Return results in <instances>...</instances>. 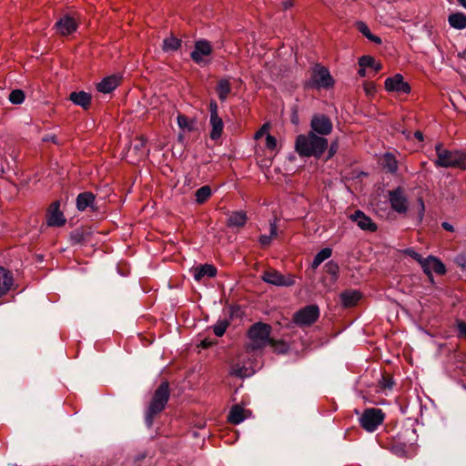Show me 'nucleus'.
<instances>
[{"mask_svg": "<svg viewBox=\"0 0 466 466\" xmlns=\"http://www.w3.org/2000/svg\"><path fill=\"white\" fill-rule=\"evenodd\" d=\"M271 326L263 322H257L248 329V337L251 343L249 348L253 350L264 348L269 344Z\"/></svg>", "mask_w": 466, "mask_h": 466, "instance_id": "20e7f679", "label": "nucleus"}, {"mask_svg": "<svg viewBox=\"0 0 466 466\" xmlns=\"http://www.w3.org/2000/svg\"><path fill=\"white\" fill-rule=\"evenodd\" d=\"M177 125L179 128L187 131H192L193 130V124L194 121L190 119L188 116L183 114H178L177 116Z\"/></svg>", "mask_w": 466, "mask_h": 466, "instance_id": "e433bc0d", "label": "nucleus"}, {"mask_svg": "<svg viewBox=\"0 0 466 466\" xmlns=\"http://www.w3.org/2000/svg\"><path fill=\"white\" fill-rule=\"evenodd\" d=\"M59 221H60V226L64 225L66 221V218H64L63 214L60 212V218H59Z\"/></svg>", "mask_w": 466, "mask_h": 466, "instance_id": "13d9d810", "label": "nucleus"}, {"mask_svg": "<svg viewBox=\"0 0 466 466\" xmlns=\"http://www.w3.org/2000/svg\"><path fill=\"white\" fill-rule=\"evenodd\" d=\"M334 83L335 81L329 69L320 64H316L312 68L311 77L306 83V86L317 89H329L333 87Z\"/></svg>", "mask_w": 466, "mask_h": 466, "instance_id": "39448f33", "label": "nucleus"}, {"mask_svg": "<svg viewBox=\"0 0 466 466\" xmlns=\"http://www.w3.org/2000/svg\"><path fill=\"white\" fill-rule=\"evenodd\" d=\"M269 228H270V234L268 236V235H261L259 237V243L262 247H268L270 245L272 239L274 238L277 237L278 235V227H277V224L276 222H270L269 224Z\"/></svg>", "mask_w": 466, "mask_h": 466, "instance_id": "7c9ffc66", "label": "nucleus"}, {"mask_svg": "<svg viewBox=\"0 0 466 466\" xmlns=\"http://www.w3.org/2000/svg\"><path fill=\"white\" fill-rule=\"evenodd\" d=\"M360 67H370L372 68L375 73H378L382 69V65L377 62L371 56H362L359 58Z\"/></svg>", "mask_w": 466, "mask_h": 466, "instance_id": "cd10ccee", "label": "nucleus"}, {"mask_svg": "<svg viewBox=\"0 0 466 466\" xmlns=\"http://www.w3.org/2000/svg\"><path fill=\"white\" fill-rule=\"evenodd\" d=\"M357 28L358 30L364 35L366 36L370 41L375 43V44H378V45H380L381 44V39L380 37L373 35L369 26L364 23V22H358L357 24Z\"/></svg>", "mask_w": 466, "mask_h": 466, "instance_id": "c756f323", "label": "nucleus"}, {"mask_svg": "<svg viewBox=\"0 0 466 466\" xmlns=\"http://www.w3.org/2000/svg\"><path fill=\"white\" fill-rule=\"evenodd\" d=\"M229 326V322L227 319H218L216 324L213 326V331L217 337H222L228 327Z\"/></svg>", "mask_w": 466, "mask_h": 466, "instance_id": "4c0bfd02", "label": "nucleus"}, {"mask_svg": "<svg viewBox=\"0 0 466 466\" xmlns=\"http://www.w3.org/2000/svg\"><path fill=\"white\" fill-rule=\"evenodd\" d=\"M46 224L51 227L58 226V200L50 205L46 212Z\"/></svg>", "mask_w": 466, "mask_h": 466, "instance_id": "c85d7f7f", "label": "nucleus"}, {"mask_svg": "<svg viewBox=\"0 0 466 466\" xmlns=\"http://www.w3.org/2000/svg\"><path fill=\"white\" fill-rule=\"evenodd\" d=\"M169 385L167 381H163L155 390L152 400L146 412V423L151 427L155 417L159 414L166 407L169 400Z\"/></svg>", "mask_w": 466, "mask_h": 466, "instance_id": "7ed1b4c3", "label": "nucleus"}, {"mask_svg": "<svg viewBox=\"0 0 466 466\" xmlns=\"http://www.w3.org/2000/svg\"><path fill=\"white\" fill-rule=\"evenodd\" d=\"M309 127V131L311 133H315L318 136L325 137L331 134L333 130V123L329 116L317 113L312 116Z\"/></svg>", "mask_w": 466, "mask_h": 466, "instance_id": "0eeeda50", "label": "nucleus"}, {"mask_svg": "<svg viewBox=\"0 0 466 466\" xmlns=\"http://www.w3.org/2000/svg\"><path fill=\"white\" fill-rule=\"evenodd\" d=\"M208 109L210 112V116H218V106L215 100H210L208 105Z\"/></svg>", "mask_w": 466, "mask_h": 466, "instance_id": "09e8293b", "label": "nucleus"}, {"mask_svg": "<svg viewBox=\"0 0 466 466\" xmlns=\"http://www.w3.org/2000/svg\"><path fill=\"white\" fill-rule=\"evenodd\" d=\"M54 27H58V21L55 23Z\"/></svg>", "mask_w": 466, "mask_h": 466, "instance_id": "680f3d73", "label": "nucleus"}, {"mask_svg": "<svg viewBox=\"0 0 466 466\" xmlns=\"http://www.w3.org/2000/svg\"><path fill=\"white\" fill-rule=\"evenodd\" d=\"M449 24L455 29H465L466 28V15L461 12L453 13L448 17Z\"/></svg>", "mask_w": 466, "mask_h": 466, "instance_id": "a878e982", "label": "nucleus"}, {"mask_svg": "<svg viewBox=\"0 0 466 466\" xmlns=\"http://www.w3.org/2000/svg\"><path fill=\"white\" fill-rule=\"evenodd\" d=\"M421 264L424 272L428 275H431L432 271L439 275L445 274L446 272L445 265L437 258L430 256Z\"/></svg>", "mask_w": 466, "mask_h": 466, "instance_id": "dca6fc26", "label": "nucleus"}, {"mask_svg": "<svg viewBox=\"0 0 466 466\" xmlns=\"http://www.w3.org/2000/svg\"><path fill=\"white\" fill-rule=\"evenodd\" d=\"M441 227L443 228V229H445L446 231H449V232H453L454 231V228L451 224H450L449 222H442L441 223Z\"/></svg>", "mask_w": 466, "mask_h": 466, "instance_id": "603ef678", "label": "nucleus"}, {"mask_svg": "<svg viewBox=\"0 0 466 466\" xmlns=\"http://www.w3.org/2000/svg\"><path fill=\"white\" fill-rule=\"evenodd\" d=\"M211 187L206 185L197 189V191L195 192V200L198 204H203L211 197Z\"/></svg>", "mask_w": 466, "mask_h": 466, "instance_id": "72a5a7b5", "label": "nucleus"}, {"mask_svg": "<svg viewBox=\"0 0 466 466\" xmlns=\"http://www.w3.org/2000/svg\"><path fill=\"white\" fill-rule=\"evenodd\" d=\"M418 203L420 205L419 217H420V219L421 220L424 216V211H425V206H424V201H423L422 198H418Z\"/></svg>", "mask_w": 466, "mask_h": 466, "instance_id": "3c124183", "label": "nucleus"}, {"mask_svg": "<svg viewBox=\"0 0 466 466\" xmlns=\"http://www.w3.org/2000/svg\"><path fill=\"white\" fill-rule=\"evenodd\" d=\"M277 145H278L277 139L270 134H267L266 147L269 150H274L277 148Z\"/></svg>", "mask_w": 466, "mask_h": 466, "instance_id": "a18cd8bd", "label": "nucleus"}, {"mask_svg": "<svg viewBox=\"0 0 466 466\" xmlns=\"http://www.w3.org/2000/svg\"><path fill=\"white\" fill-rule=\"evenodd\" d=\"M212 52L213 48L210 42L206 39H199L195 42L190 57L196 64L201 65L204 62V56H210Z\"/></svg>", "mask_w": 466, "mask_h": 466, "instance_id": "9b49d317", "label": "nucleus"}, {"mask_svg": "<svg viewBox=\"0 0 466 466\" xmlns=\"http://www.w3.org/2000/svg\"><path fill=\"white\" fill-rule=\"evenodd\" d=\"M194 279L200 281L204 277L214 278L217 275V268L212 264H204L192 268Z\"/></svg>", "mask_w": 466, "mask_h": 466, "instance_id": "a211bd4d", "label": "nucleus"}, {"mask_svg": "<svg viewBox=\"0 0 466 466\" xmlns=\"http://www.w3.org/2000/svg\"><path fill=\"white\" fill-rule=\"evenodd\" d=\"M209 124L211 126L209 137L212 140H218V138L221 137L222 133H223V129H224L223 120L219 116H210Z\"/></svg>", "mask_w": 466, "mask_h": 466, "instance_id": "4be33fe9", "label": "nucleus"}, {"mask_svg": "<svg viewBox=\"0 0 466 466\" xmlns=\"http://www.w3.org/2000/svg\"><path fill=\"white\" fill-rule=\"evenodd\" d=\"M364 90L367 95L372 96L376 93V86L373 82H365L363 84Z\"/></svg>", "mask_w": 466, "mask_h": 466, "instance_id": "de8ad7c7", "label": "nucleus"}, {"mask_svg": "<svg viewBox=\"0 0 466 466\" xmlns=\"http://www.w3.org/2000/svg\"><path fill=\"white\" fill-rule=\"evenodd\" d=\"M96 196L92 192L85 191L76 197V205L79 211H85L87 208L95 210Z\"/></svg>", "mask_w": 466, "mask_h": 466, "instance_id": "f3484780", "label": "nucleus"}, {"mask_svg": "<svg viewBox=\"0 0 466 466\" xmlns=\"http://www.w3.org/2000/svg\"><path fill=\"white\" fill-rule=\"evenodd\" d=\"M319 317V307L317 305H309L295 312L292 321L299 327L310 326Z\"/></svg>", "mask_w": 466, "mask_h": 466, "instance_id": "6e6552de", "label": "nucleus"}, {"mask_svg": "<svg viewBox=\"0 0 466 466\" xmlns=\"http://www.w3.org/2000/svg\"><path fill=\"white\" fill-rule=\"evenodd\" d=\"M211 344H212V343H211L209 340H208V339H204V340H202V341H201L200 346H201L202 348H204V349H207V348L210 347V346H211Z\"/></svg>", "mask_w": 466, "mask_h": 466, "instance_id": "5fc2aeb1", "label": "nucleus"}, {"mask_svg": "<svg viewBox=\"0 0 466 466\" xmlns=\"http://www.w3.org/2000/svg\"><path fill=\"white\" fill-rule=\"evenodd\" d=\"M8 99L14 105H20L25 100V94L20 89H15L9 94Z\"/></svg>", "mask_w": 466, "mask_h": 466, "instance_id": "58836bf2", "label": "nucleus"}, {"mask_svg": "<svg viewBox=\"0 0 466 466\" xmlns=\"http://www.w3.org/2000/svg\"><path fill=\"white\" fill-rule=\"evenodd\" d=\"M180 46H181V40L171 35V36L164 39L162 49L165 52L177 51L179 49Z\"/></svg>", "mask_w": 466, "mask_h": 466, "instance_id": "473e14b6", "label": "nucleus"}, {"mask_svg": "<svg viewBox=\"0 0 466 466\" xmlns=\"http://www.w3.org/2000/svg\"><path fill=\"white\" fill-rule=\"evenodd\" d=\"M457 327H458L460 335L466 338V322L459 321Z\"/></svg>", "mask_w": 466, "mask_h": 466, "instance_id": "8fccbe9b", "label": "nucleus"}, {"mask_svg": "<svg viewBox=\"0 0 466 466\" xmlns=\"http://www.w3.org/2000/svg\"><path fill=\"white\" fill-rule=\"evenodd\" d=\"M324 269L327 274L332 276L334 279L338 278L339 267L334 260L327 262L324 266Z\"/></svg>", "mask_w": 466, "mask_h": 466, "instance_id": "a19ab883", "label": "nucleus"}, {"mask_svg": "<svg viewBox=\"0 0 466 466\" xmlns=\"http://www.w3.org/2000/svg\"><path fill=\"white\" fill-rule=\"evenodd\" d=\"M91 99V95L85 91L72 92L69 96V100L75 105L82 106L84 109H87L90 106Z\"/></svg>", "mask_w": 466, "mask_h": 466, "instance_id": "412c9836", "label": "nucleus"}, {"mask_svg": "<svg viewBox=\"0 0 466 466\" xmlns=\"http://www.w3.org/2000/svg\"><path fill=\"white\" fill-rule=\"evenodd\" d=\"M43 140H44V141H49V140H51V141H53L54 143H56V137H52L51 138L45 137V138H43Z\"/></svg>", "mask_w": 466, "mask_h": 466, "instance_id": "bf43d9fd", "label": "nucleus"}, {"mask_svg": "<svg viewBox=\"0 0 466 466\" xmlns=\"http://www.w3.org/2000/svg\"><path fill=\"white\" fill-rule=\"evenodd\" d=\"M340 301L344 308H351L357 305L361 299V294L358 290H345L340 293Z\"/></svg>", "mask_w": 466, "mask_h": 466, "instance_id": "6ab92c4d", "label": "nucleus"}, {"mask_svg": "<svg viewBox=\"0 0 466 466\" xmlns=\"http://www.w3.org/2000/svg\"><path fill=\"white\" fill-rule=\"evenodd\" d=\"M458 3L462 5L464 8H466V0H457Z\"/></svg>", "mask_w": 466, "mask_h": 466, "instance_id": "052dcab7", "label": "nucleus"}, {"mask_svg": "<svg viewBox=\"0 0 466 466\" xmlns=\"http://www.w3.org/2000/svg\"><path fill=\"white\" fill-rule=\"evenodd\" d=\"M385 89L389 92H397L400 94H409L411 90L408 82L404 81L401 74H395L385 80Z\"/></svg>", "mask_w": 466, "mask_h": 466, "instance_id": "f8f14e48", "label": "nucleus"}, {"mask_svg": "<svg viewBox=\"0 0 466 466\" xmlns=\"http://www.w3.org/2000/svg\"><path fill=\"white\" fill-rule=\"evenodd\" d=\"M282 6L284 10H287L293 6V1L292 0H285L282 3Z\"/></svg>", "mask_w": 466, "mask_h": 466, "instance_id": "864d4df0", "label": "nucleus"}, {"mask_svg": "<svg viewBox=\"0 0 466 466\" xmlns=\"http://www.w3.org/2000/svg\"><path fill=\"white\" fill-rule=\"evenodd\" d=\"M385 420V413L379 408H367L360 418V425L368 432L375 431Z\"/></svg>", "mask_w": 466, "mask_h": 466, "instance_id": "423d86ee", "label": "nucleus"}, {"mask_svg": "<svg viewBox=\"0 0 466 466\" xmlns=\"http://www.w3.org/2000/svg\"><path fill=\"white\" fill-rule=\"evenodd\" d=\"M269 127H270L269 123L263 124L262 127L255 133L254 138L259 139L265 134H268V131Z\"/></svg>", "mask_w": 466, "mask_h": 466, "instance_id": "49530a36", "label": "nucleus"}, {"mask_svg": "<svg viewBox=\"0 0 466 466\" xmlns=\"http://www.w3.org/2000/svg\"><path fill=\"white\" fill-rule=\"evenodd\" d=\"M414 137H415L419 141H423V134H422V132H420V131H419V130H418V131H416V132L414 133Z\"/></svg>", "mask_w": 466, "mask_h": 466, "instance_id": "6e6d98bb", "label": "nucleus"}, {"mask_svg": "<svg viewBox=\"0 0 466 466\" xmlns=\"http://www.w3.org/2000/svg\"><path fill=\"white\" fill-rule=\"evenodd\" d=\"M232 87L228 79L221 78L218 81L216 86V93L218 96V99L221 102H224L228 97V95L231 93Z\"/></svg>", "mask_w": 466, "mask_h": 466, "instance_id": "393cba45", "label": "nucleus"}, {"mask_svg": "<svg viewBox=\"0 0 466 466\" xmlns=\"http://www.w3.org/2000/svg\"><path fill=\"white\" fill-rule=\"evenodd\" d=\"M248 217L244 211H234L232 212L228 220L227 225L229 228H242L246 225Z\"/></svg>", "mask_w": 466, "mask_h": 466, "instance_id": "5701e85b", "label": "nucleus"}, {"mask_svg": "<svg viewBox=\"0 0 466 466\" xmlns=\"http://www.w3.org/2000/svg\"><path fill=\"white\" fill-rule=\"evenodd\" d=\"M383 163L384 167L388 169L389 172H397L399 168L398 160L396 159L395 156L392 153L388 152L384 154Z\"/></svg>", "mask_w": 466, "mask_h": 466, "instance_id": "2f4dec72", "label": "nucleus"}, {"mask_svg": "<svg viewBox=\"0 0 466 466\" xmlns=\"http://www.w3.org/2000/svg\"><path fill=\"white\" fill-rule=\"evenodd\" d=\"M379 388L382 390H390L394 386L393 377L390 373L384 372L378 384Z\"/></svg>", "mask_w": 466, "mask_h": 466, "instance_id": "c9c22d12", "label": "nucleus"}, {"mask_svg": "<svg viewBox=\"0 0 466 466\" xmlns=\"http://www.w3.org/2000/svg\"><path fill=\"white\" fill-rule=\"evenodd\" d=\"M389 202L393 211L400 215H405L409 210V200L405 190L401 187H398L389 191Z\"/></svg>", "mask_w": 466, "mask_h": 466, "instance_id": "1a4fd4ad", "label": "nucleus"}, {"mask_svg": "<svg viewBox=\"0 0 466 466\" xmlns=\"http://www.w3.org/2000/svg\"><path fill=\"white\" fill-rule=\"evenodd\" d=\"M328 156H327V160L328 159H330L332 158L336 153L338 152V149H339V140L338 139H335L334 141H332L329 145V147L328 146Z\"/></svg>", "mask_w": 466, "mask_h": 466, "instance_id": "c03bdc74", "label": "nucleus"}, {"mask_svg": "<svg viewBox=\"0 0 466 466\" xmlns=\"http://www.w3.org/2000/svg\"><path fill=\"white\" fill-rule=\"evenodd\" d=\"M247 412L248 410H246L241 406L234 405L229 410L228 420L232 424H239L247 418Z\"/></svg>", "mask_w": 466, "mask_h": 466, "instance_id": "b1692460", "label": "nucleus"}, {"mask_svg": "<svg viewBox=\"0 0 466 466\" xmlns=\"http://www.w3.org/2000/svg\"><path fill=\"white\" fill-rule=\"evenodd\" d=\"M263 281L279 287H290L294 285V277L290 274L283 275L274 268L265 270L261 276Z\"/></svg>", "mask_w": 466, "mask_h": 466, "instance_id": "9d476101", "label": "nucleus"}, {"mask_svg": "<svg viewBox=\"0 0 466 466\" xmlns=\"http://www.w3.org/2000/svg\"><path fill=\"white\" fill-rule=\"evenodd\" d=\"M328 148V139L309 131L297 136L295 150L300 157H314L319 159Z\"/></svg>", "mask_w": 466, "mask_h": 466, "instance_id": "f257e3e1", "label": "nucleus"}, {"mask_svg": "<svg viewBox=\"0 0 466 466\" xmlns=\"http://www.w3.org/2000/svg\"><path fill=\"white\" fill-rule=\"evenodd\" d=\"M78 28V22L73 14H65L60 17V36L70 35Z\"/></svg>", "mask_w": 466, "mask_h": 466, "instance_id": "4468645a", "label": "nucleus"}, {"mask_svg": "<svg viewBox=\"0 0 466 466\" xmlns=\"http://www.w3.org/2000/svg\"><path fill=\"white\" fill-rule=\"evenodd\" d=\"M119 85V80L115 76H109L101 80L96 85V89L104 94H108L115 90Z\"/></svg>", "mask_w": 466, "mask_h": 466, "instance_id": "aec40b11", "label": "nucleus"}, {"mask_svg": "<svg viewBox=\"0 0 466 466\" xmlns=\"http://www.w3.org/2000/svg\"><path fill=\"white\" fill-rule=\"evenodd\" d=\"M275 352L286 353L289 350L288 344L283 340H276L274 339L269 340V344Z\"/></svg>", "mask_w": 466, "mask_h": 466, "instance_id": "ea45409f", "label": "nucleus"}, {"mask_svg": "<svg viewBox=\"0 0 466 466\" xmlns=\"http://www.w3.org/2000/svg\"><path fill=\"white\" fill-rule=\"evenodd\" d=\"M332 254V250L329 248H324L316 254L311 263L312 268H317L325 259L329 258Z\"/></svg>", "mask_w": 466, "mask_h": 466, "instance_id": "f704fd0d", "label": "nucleus"}, {"mask_svg": "<svg viewBox=\"0 0 466 466\" xmlns=\"http://www.w3.org/2000/svg\"><path fill=\"white\" fill-rule=\"evenodd\" d=\"M14 283L13 273L9 269L0 266V299L11 290Z\"/></svg>", "mask_w": 466, "mask_h": 466, "instance_id": "2eb2a0df", "label": "nucleus"}, {"mask_svg": "<svg viewBox=\"0 0 466 466\" xmlns=\"http://www.w3.org/2000/svg\"><path fill=\"white\" fill-rule=\"evenodd\" d=\"M391 451L393 453L400 457H404L407 454L406 445L402 443L392 445Z\"/></svg>", "mask_w": 466, "mask_h": 466, "instance_id": "37998d69", "label": "nucleus"}, {"mask_svg": "<svg viewBox=\"0 0 466 466\" xmlns=\"http://www.w3.org/2000/svg\"><path fill=\"white\" fill-rule=\"evenodd\" d=\"M366 68L367 67H360L358 71V75L360 76V77H365L366 76Z\"/></svg>", "mask_w": 466, "mask_h": 466, "instance_id": "4d7b16f0", "label": "nucleus"}, {"mask_svg": "<svg viewBox=\"0 0 466 466\" xmlns=\"http://www.w3.org/2000/svg\"><path fill=\"white\" fill-rule=\"evenodd\" d=\"M147 139L143 136L137 137L135 139L132 149L137 155L138 159L145 158L148 155V149H147Z\"/></svg>", "mask_w": 466, "mask_h": 466, "instance_id": "bb28decb", "label": "nucleus"}, {"mask_svg": "<svg viewBox=\"0 0 466 466\" xmlns=\"http://www.w3.org/2000/svg\"><path fill=\"white\" fill-rule=\"evenodd\" d=\"M350 218L357 222V225L362 229L370 232H375L377 230V225L373 220L367 216L363 211L358 209L350 216Z\"/></svg>", "mask_w": 466, "mask_h": 466, "instance_id": "ddd939ff", "label": "nucleus"}, {"mask_svg": "<svg viewBox=\"0 0 466 466\" xmlns=\"http://www.w3.org/2000/svg\"><path fill=\"white\" fill-rule=\"evenodd\" d=\"M435 150L437 158L434 160V165L436 167L466 170V152L446 149L441 143L435 146Z\"/></svg>", "mask_w": 466, "mask_h": 466, "instance_id": "f03ea898", "label": "nucleus"}, {"mask_svg": "<svg viewBox=\"0 0 466 466\" xmlns=\"http://www.w3.org/2000/svg\"><path fill=\"white\" fill-rule=\"evenodd\" d=\"M85 236L82 229H76L70 233V242L72 245L80 244L84 241Z\"/></svg>", "mask_w": 466, "mask_h": 466, "instance_id": "79ce46f5", "label": "nucleus"}]
</instances>
